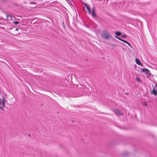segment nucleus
<instances>
[{"mask_svg":"<svg viewBox=\"0 0 157 157\" xmlns=\"http://www.w3.org/2000/svg\"><path fill=\"white\" fill-rule=\"evenodd\" d=\"M93 17H96V16L94 8L93 7L92 8V12L91 13Z\"/></svg>","mask_w":157,"mask_h":157,"instance_id":"4","label":"nucleus"},{"mask_svg":"<svg viewBox=\"0 0 157 157\" xmlns=\"http://www.w3.org/2000/svg\"><path fill=\"white\" fill-rule=\"evenodd\" d=\"M67 1H69V0H67Z\"/></svg>","mask_w":157,"mask_h":157,"instance_id":"16","label":"nucleus"},{"mask_svg":"<svg viewBox=\"0 0 157 157\" xmlns=\"http://www.w3.org/2000/svg\"><path fill=\"white\" fill-rule=\"evenodd\" d=\"M115 112L116 114L117 115H120L122 114L120 111L118 109H115Z\"/></svg>","mask_w":157,"mask_h":157,"instance_id":"6","label":"nucleus"},{"mask_svg":"<svg viewBox=\"0 0 157 157\" xmlns=\"http://www.w3.org/2000/svg\"><path fill=\"white\" fill-rule=\"evenodd\" d=\"M136 80L138 82H140L141 81V80L140 79V78L138 77H136Z\"/></svg>","mask_w":157,"mask_h":157,"instance_id":"11","label":"nucleus"},{"mask_svg":"<svg viewBox=\"0 0 157 157\" xmlns=\"http://www.w3.org/2000/svg\"><path fill=\"white\" fill-rule=\"evenodd\" d=\"M121 37L123 38H125L126 37V36L125 35H122L121 36Z\"/></svg>","mask_w":157,"mask_h":157,"instance_id":"13","label":"nucleus"},{"mask_svg":"<svg viewBox=\"0 0 157 157\" xmlns=\"http://www.w3.org/2000/svg\"><path fill=\"white\" fill-rule=\"evenodd\" d=\"M143 105H145L146 106L147 105V103L145 102L143 103Z\"/></svg>","mask_w":157,"mask_h":157,"instance_id":"14","label":"nucleus"},{"mask_svg":"<svg viewBox=\"0 0 157 157\" xmlns=\"http://www.w3.org/2000/svg\"><path fill=\"white\" fill-rule=\"evenodd\" d=\"M101 37L105 39H110L111 38V36L109 32L106 30H103L101 34Z\"/></svg>","mask_w":157,"mask_h":157,"instance_id":"1","label":"nucleus"},{"mask_svg":"<svg viewBox=\"0 0 157 157\" xmlns=\"http://www.w3.org/2000/svg\"><path fill=\"white\" fill-rule=\"evenodd\" d=\"M15 30H18V29L17 28V29H15Z\"/></svg>","mask_w":157,"mask_h":157,"instance_id":"15","label":"nucleus"},{"mask_svg":"<svg viewBox=\"0 0 157 157\" xmlns=\"http://www.w3.org/2000/svg\"><path fill=\"white\" fill-rule=\"evenodd\" d=\"M151 94H154L155 95H156L157 94V92L155 90L154 88L153 89V90L151 91Z\"/></svg>","mask_w":157,"mask_h":157,"instance_id":"8","label":"nucleus"},{"mask_svg":"<svg viewBox=\"0 0 157 157\" xmlns=\"http://www.w3.org/2000/svg\"><path fill=\"white\" fill-rule=\"evenodd\" d=\"M84 5H85V6L86 7L87 10H88L89 13L90 14H91V10H90V7H89V6L86 3H84Z\"/></svg>","mask_w":157,"mask_h":157,"instance_id":"5","label":"nucleus"},{"mask_svg":"<svg viewBox=\"0 0 157 157\" xmlns=\"http://www.w3.org/2000/svg\"><path fill=\"white\" fill-rule=\"evenodd\" d=\"M13 23L15 25H17L19 23V22L17 21H13Z\"/></svg>","mask_w":157,"mask_h":157,"instance_id":"12","label":"nucleus"},{"mask_svg":"<svg viewBox=\"0 0 157 157\" xmlns=\"http://www.w3.org/2000/svg\"><path fill=\"white\" fill-rule=\"evenodd\" d=\"M135 62L138 65H140V66L142 65V64L140 62V61L137 58L135 59Z\"/></svg>","mask_w":157,"mask_h":157,"instance_id":"7","label":"nucleus"},{"mask_svg":"<svg viewBox=\"0 0 157 157\" xmlns=\"http://www.w3.org/2000/svg\"><path fill=\"white\" fill-rule=\"evenodd\" d=\"M115 34L116 36H119L121 35V33L120 32L116 31L115 32Z\"/></svg>","mask_w":157,"mask_h":157,"instance_id":"10","label":"nucleus"},{"mask_svg":"<svg viewBox=\"0 0 157 157\" xmlns=\"http://www.w3.org/2000/svg\"><path fill=\"white\" fill-rule=\"evenodd\" d=\"M5 100L4 98H3L2 100L0 98V109L3 110V108L5 106Z\"/></svg>","mask_w":157,"mask_h":157,"instance_id":"2","label":"nucleus"},{"mask_svg":"<svg viewBox=\"0 0 157 157\" xmlns=\"http://www.w3.org/2000/svg\"><path fill=\"white\" fill-rule=\"evenodd\" d=\"M142 70L143 71L147 73H148V72L149 71L148 69L146 68L143 69Z\"/></svg>","mask_w":157,"mask_h":157,"instance_id":"9","label":"nucleus"},{"mask_svg":"<svg viewBox=\"0 0 157 157\" xmlns=\"http://www.w3.org/2000/svg\"><path fill=\"white\" fill-rule=\"evenodd\" d=\"M115 37L118 39V40H119L122 41H123L125 43H126L131 48H132V46L131 45V44L128 42V41H127L125 40H123V39H121V38H119V37H116V36H115Z\"/></svg>","mask_w":157,"mask_h":157,"instance_id":"3","label":"nucleus"}]
</instances>
